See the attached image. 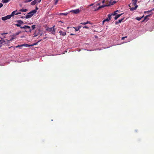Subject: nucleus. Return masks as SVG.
Listing matches in <instances>:
<instances>
[{
    "instance_id": "7",
    "label": "nucleus",
    "mask_w": 154,
    "mask_h": 154,
    "mask_svg": "<svg viewBox=\"0 0 154 154\" xmlns=\"http://www.w3.org/2000/svg\"><path fill=\"white\" fill-rule=\"evenodd\" d=\"M111 15L110 14H109L108 15V18L104 20L103 21V24L104 22L106 21H108L111 19Z\"/></svg>"
},
{
    "instance_id": "27",
    "label": "nucleus",
    "mask_w": 154,
    "mask_h": 154,
    "mask_svg": "<svg viewBox=\"0 0 154 154\" xmlns=\"http://www.w3.org/2000/svg\"><path fill=\"white\" fill-rule=\"evenodd\" d=\"M154 10V8H153V9H152V10H150V11H147L146 12H145V13H146V12H151V11H153Z\"/></svg>"
},
{
    "instance_id": "8",
    "label": "nucleus",
    "mask_w": 154,
    "mask_h": 154,
    "mask_svg": "<svg viewBox=\"0 0 154 154\" xmlns=\"http://www.w3.org/2000/svg\"><path fill=\"white\" fill-rule=\"evenodd\" d=\"M80 11L79 9H76L73 10H72L70 11V12H73L75 14H77L79 13Z\"/></svg>"
},
{
    "instance_id": "30",
    "label": "nucleus",
    "mask_w": 154,
    "mask_h": 154,
    "mask_svg": "<svg viewBox=\"0 0 154 154\" xmlns=\"http://www.w3.org/2000/svg\"><path fill=\"white\" fill-rule=\"evenodd\" d=\"M15 25L18 27H21V26H20L21 25H20L19 23L16 24Z\"/></svg>"
},
{
    "instance_id": "46",
    "label": "nucleus",
    "mask_w": 154,
    "mask_h": 154,
    "mask_svg": "<svg viewBox=\"0 0 154 154\" xmlns=\"http://www.w3.org/2000/svg\"><path fill=\"white\" fill-rule=\"evenodd\" d=\"M21 17L22 18H25L24 17Z\"/></svg>"
},
{
    "instance_id": "4",
    "label": "nucleus",
    "mask_w": 154,
    "mask_h": 154,
    "mask_svg": "<svg viewBox=\"0 0 154 154\" xmlns=\"http://www.w3.org/2000/svg\"><path fill=\"white\" fill-rule=\"evenodd\" d=\"M20 28L21 29H29V32H30L32 31V29H30V27L28 26L25 25L23 26H21Z\"/></svg>"
},
{
    "instance_id": "31",
    "label": "nucleus",
    "mask_w": 154,
    "mask_h": 154,
    "mask_svg": "<svg viewBox=\"0 0 154 154\" xmlns=\"http://www.w3.org/2000/svg\"><path fill=\"white\" fill-rule=\"evenodd\" d=\"M21 32H16V33H15V35H18V34H19Z\"/></svg>"
},
{
    "instance_id": "24",
    "label": "nucleus",
    "mask_w": 154,
    "mask_h": 154,
    "mask_svg": "<svg viewBox=\"0 0 154 154\" xmlns=\"http://www.w3.org/2000/svg\"><path fill=\"white\" fill-rule=\"evenodd\" d=\"M123 19H124V18H122L120 20H118V21L117 22L118 23H121Z\"/></svg>"
},
{
    "instance_id": "1",
    "label": "nucleus",
    "mask_w": 154,
    "mask_h": 154,
    "mask_svg": "<svg viewBox=\"0 0 154 154\" xmlns=\"http://www.w3.org/2000/svg\"><path fill=\"white\" fill-rule=\"evenodd\" d=\"M100 4V3H98L97 4L95 5H94V10L95 11L101 8H104V7L107 6L109 5H102L101 6H99Z\"/></svg>"
},
{
    "instance_id": "51",
    "label": "nucleus",
    "mask_w": 154,
    "mask_h": 154,
    "mask_svg": "<svg viewBox=\"0 0 154 154\" xmlns=\"http://www.w3.org/2000/svg\"><path fill=\"white\" fill-rule=\"evenodd\" d=\"M136 1H137V0H136Z\"/></svg>"
},
{
    "instance_id": "39",
    "label": "nucleus",
    "mask_w": 154,
    "mask_h": 154,
    "mask_svg": "<svg viewBox=\"0 0 154 154\" xmlns=\"http://www.w3.org/2000/svg\"><path fill=\"white\" fill-rule=\"evenodd\" d=\"M38 9V8L37 7H36V8H35V10L36 11V12H37V10Z\"/></svg>"
},
{
    "instance_id": "3",
    "label": "nucleus",
    "mask_w": 154,
    "mask_h": 154,
    "mask_svg": "<svg viewBox=\"0 0 154 154\" xmlns=\"http://www.w3.org/2000/svg\"><path fill=\"white\" fill-rule=\"evenodd\" d=\"M55 26H54L53 27L50 28L48 29V31L53 34H55V29H54Z\"/></svg>"
},
{
    "instance_id": "34",
    "label": "nucleus",
    "mask_w": 154,
    "mask_h": 154,
    "mask_svg": "<svg viewBox=\"0 0 154 154\" xmlns=\"http://www.w3.org/2000/svg\"><path fill=\"white\" fill-rule=\"evenodd\" d=\"M21 45H18L17 46H16V48H18L19 47H22V46Z\"/></svg>"
},
{
    "instance_id": "2",
    "label": "nucleus",
    "mask_w": 154,
    "mask_h": 154,
    "mask_svg": "<svg viewBox=\"0 0 154 154\" xmlns=\"http://www.w3.org/2000/svg\"><path fill=\"white\" fill-rule=\"evenodd\" d=\"M36 13L35 10H33L29 13H28L26 16L25 18L28 19L31 18L33 15V14Z\"/></svg>"
},
{
    "instance_id": "45",
    "label": "nucleus",
    "mask_w": 154,
    "mask_h": 154,
    "mask_svg": "<svg viewBox=\"0 0 154 154\" xmlns=\"http://www.w3.org/2000/svg\"><path fill=\"white\" fill-rule=\"evenodd\" d=\"M74 35V34H72V33H71L70 35Z\"/></svg>"
},
{
    "instance_id": "36",
    "label": "nucleus",
    "mask_w": 154,
    "mask_h": 154,
    "mask_svg": "<svg viewBox=\"0 0 154 154\" xmlns=\"http://www.w3.org/2000/svg\"><path fill=\"white\" fill-rule=\"evenodd\" d=\"M83 28H86L87 29H88V27L86 26H85L83 27Z\"/></svg>"
},
{
    "instance_id": "15",
    "label": "nucleus",
    "mask_w": 154,
    "mask_h": 154,
    "mask_svg": "<svg viewBox=\"0 0 154 154\" xmlns=\"http://www.w3.org/2000/svg\"><path fill=\"white\" fill-rule=\"evenodd\" d=\"M27 11V9H20L19 10L20 11H21V12H26Z\"/></svg>"
},
{
    "instance_id": "10",
    "label": "nucleus",
    "mask_w": 154,
    "mask_h": 154,
    "mask_svg": "<svg viewBox=\"0 0 154 154\" xmlns=\"http://www.w3.org/2000/svg\"><path fill=\"white\" fill-rule=\"evenodd\" d=\"M17 10L13 11L11 14V16H13L14 15H18V13Z\"/></svg>"
},
{
    "instance_id": "49",
    "label": "nucleus",
    "mask_w": 154,
    "mask_h": 154,
    "mask_svg": "<svg viewBox=\"0 0 154 154\" xmlns=\"http://www.w3.org/2000/svg\"><path fill=\"white\" fill-rule=\"evenodd\" d=\"M69 27H67V29H69Z\"/></svg>"
},
{
    "instance_id": "37",
    "label": "nucleus",
    "mask_w": 154,
    "mask_h": 154,
    "mask_svg": "<svg viewBox=\"0 0 154 154\" xmlns=\"http://www.w3.org/2000/svg\"><path fill=\"white\" fill-rule=\"evenodd\" d=\"M3 6L2 3H0V8L2 7Z\"/></svg>"
},
{
    "instance_id": "42",
    "label": "nucleus",
    "mask_w": 154,
    "mask_h": 154,
    "mask_svg": "<svg viewBox=\"0 0 154 154\" xmlns=\"http://www.w3.org/2000/svg\"><path fill=\"white\" fill-rule=\"evenodd\" d=\"M116 3V2L115 1H113V4H112V5H113L115 3Z\"/></svg>"
},
{
    "instance_id": "32",
    "label": "nucleus",
    "mask_w": 154,
    "mask_h": 154,
    "mask_svg": "<svg viewBox=\"0 0 154 154\" xmlns=\"http://www.w3.org/2000/svg\"><path fill=\"white\" fill-rule=\"evenodd\" d=\"M149 15H147L145 17H144V20H146L147 18L149 17Z\"/></svg>"
},
{
    "instance_id": "47",
    "label": "nucleus",
    "mask_w": 154,
    "mask_h": 154,
    "mask_svg": "<svg viewBox=\"0 0 154 154\" xmlns=\"http://www.w3.org/2000/svg\"><path fill=\"white\" fill-rule=\"evenodd\" d=\"M92 5H93V4H91V5H90V6H92Z\"/></svg>"
},
{
    "instance_id": "19",
    "label": "nucleus",
    "mask_w": 154,
    "mask_h": 154,
    "mask_svg": "<svg viewBox=\"0 0 154 154\" xmlns=\"http://www.w3.org/2000/svg\"><path fill=\"white\" fill-rule=\"evenodd\" d=\"M118 11V10L116 11H115L113 13H112V14H110L111 15V16H112V15H113V16H114V15H115L116 14H117V12Z\"/></svg>"
},
{
    "instance_id": "22",
    "label": "nucleus",
    "mask_w": 154,
    "mask_h": 154,
    "mask_svg": "<svg viewBox=\"0 0 154 154\" xmlns=\"http://www.w3.org/2000/svg\"><path fill=\"white\" fill-rule=\"evenodd\" d=\"M68 14L67 13H62L60 14V15H64L65 16H66Z\"/></svg>"
},
{
    "instance_id": "21",
    "label": "nucleus",
    "mask_w": 154,
    "mask_h": 154,
    "mask_svg": "<svg viewBox=\"0 0 154 154\" xmlns=\"http://www.w3.org/2000/svg\"><path fill=\"white\" fill-rule=\"evenodd\" d=\"M14 38L13 37H12L11 38L10 40H9L8 39H6L5 40L7 42H8V43L10 41H12L13 39H14Z\"/></svg>"
},
{
    "instance_id": "26",
    "label": "nucleus",
    "mask_w": 154,
    "mask_h": 154,
    "mask_svg": "<svg viewBox=\"0 0 154 154\" xmlns=\"http://www.w3.org/2000/svg\"><path fill=\"white\" fill-rule=\"evenodd\" d=\"M58 1L59 0H54V4L55 5H56L57 4Z\"/></svg>"
},
{
    "instance_id": "33",
    "label": "nucleus",
    "mask_w": 154,
    "mask_h": 154,
    "mask_svg": "<svg viewBox=\"0 0 154 154\" xmlns=\"http://www.w3.org/2000/svg\"><path fill=\"white\" fill-rule=\"evenodd\" d=\"M37 43H34L32 45H31V46H33L35 45H37Z\"/></svg>"
},
{
    "instance_id": "25",
    "label": "nucleus",
    "mask_w": 154,
    "mask_h": 154,
    "mask_svg": "<svg viewBox=\"0 0 154 154\" xmlns=\"http://www.w3.org/2000/svg\"><path fill=\"white\" fill-rule=\"evenodd\" d=\"M36 3H40L42 0H35Z\"/></svg>"
},
{
    "instance_id": "40",
    "label": "nucleus",
    "mask_w": 154,
    "mask_h": 154,
    "mask_svg": "<svg viewBox=\"0 0 154 154\" xmlns=\"http://www.w3.org/2000/svg\"><path fill=\"white\" fill-rule=\"evenodd\" d=\"M78 28L79 29H80L81 28V26H78Z\"/></svg>"
},
{
    "instance_id": "11",
    "label": "nucleus",
    "mask_w": 154,
    "mask_h": 154,
    "mask_svg": "<svg viewBox=\"0 0 154 154\" xmlns=\"http://www.w3.org/2000/svg\"><path fill=\"white\" fill-rule=\"evenodd\" d=\"M80 24H82V25H86L87 24H92L89 21H87L86 22L81 23Z\"/></svg>"
},
{
    "instance_id": "13",
    "label": "nucleus",
    "mask_w": 154,
    "mask_h": 154,
    "mask_svg": "<svg viewBox=\"0 0 154 154\" xmlns=\"http://www.w3.org/2000/svg\"><path fill=\"white\" fill-rule=\"evenodd\" d=\"M137 5H136L134 7H132L130 8V10L132 11L135 10L137 8Z\"/></svg>"
},
{
    "instance_id": "48",
    "label": "nucleus",
    "mask_w": 154,
    "mask_h": 154,
    "mask_svg": "<svg viewBox=\"0 0 154 154\" xmlns=\"http://www.w3.org/2000/svg\"><path fill=\"white\" fill-rule=\"evenodd\" d=\"M11 47H12V46H11V47H9V48H11Z\"/></svg>"
},
{
    "instance_id": "41",
    "label": "nucleus",
    "mask_w": 154,
    "mask_h": 154,
    "mask_svg": "<svg viewBox=\"0 0 154 154\" xmlns=\"http://www.w3.org/2000/svg\"><path fill=\"white\" fill-rule=\"evenodd\" d=\"M18 14H21V12L19 11V12H17Z\"/></svg>"
},
{
    "instance_id": "14",
    "label": "nucleus",
    "mask_w": 154,
    "mask_h": 154,
    "mask_svg": "<svg viewBox=\"0 0 154 154\" xmlns=\"http://www.w3.org/2000/svg\"><path fill=\"white\" fill-rule=\"evenodd\" d=\"M122 14H118V15H116L115 17L114 18V19L115 20H117L119 17L121 15H122Z\"/></svg>"
},
{
    "instance_id": "20",
    "label": "nucleus",
    "mask_w": 154,
    "mask_h": 154,
    "mask_svg": "<svg viewBox=\"0 0 154 154\" xmlns=\"http://www.w3.org/2000/svg\"><path fill=\"white\" fill-rule=\"evenodd\" d=\"M5 42V40H4L2 38V40H0V43L2 44Z\"/></svg>"
},
{
    "instance_id": "28",
    "label": "nucleus",
    "mask_w": 154,
    "mask_h": 154,
    "mask_svg": "<svg viewBox=\"0 0 154 154\" xmlns=\"http://www.w3.org/2000/svg\"><path fill=\"white\" fill-rule=\"evenodd\" d=\"M74 28L75 29V30L76 31H78L79 30V29L78 28V27L75 28Z\"/></svg>"
},
{
    "instance_id": "35",
    "label": "nucleus",
    "mask_w": 154,
    "mask_h": 154,
    "mask_svg": "<svg viewBox=\"0 0 154 154\" xmlns=\"http://www.w3.org/2000/svg\"><path fill=\"white\" fill-rule=\"evenodd\" d=\"M7 34H8V33H1V35H2V36H3L4 35Z\"/></svg>"
},
{
    "instance_id": "5",
    "label": "nucleus",
    "mask_w": 154,
    "mask_h": 154,
    "mask_svg": "<svg viewBox=\"0 0 154 154\" xmlns=\"http://www.w3.org/2000/svg\"><path fill=\"white\" fill-rule=\"evenodd\" d=\"M11 17V15H8L5 17H2V19L3 20H6L7 19H10Z\"/></svg>"
},
{
    "instance_id": "17",
    "label": "nucleus",
    "mask_w": 154,
    "mask_h": 154,
    "mask_svg": "<svg viewBox=\"0 0 154 154\" xmlns=\"http://www.w3.org/2000/svg\"><path fill=\"white\" fill-rule=\"evenodd\" d=\"M10 0H2V2L3 3H5L8 2Z\"/></svg>"
},
{
    "instance_id": "6",
    "label": "nucleus",
    "mask_w": 154,
    "mask_h": 154,
    "mask_svg": "<svg viewBox=\"0 0 154 154\" xmlns=\"http://www.w3.org/2000/svg\"><path fill=\"white\" fill-rule=\"evenodd\" d=\"M132 2H132V4H131L129 5V6L130 7H131V5L132 6H135L136 5H137V1H136V0H132Z\"/></svg>"
},
{
    "instance_id": "9",
    "label": "nucleus",
    "mask_w": 154,
    "mask_h": 154,
    "mask_svg": "<svg viewBox=\"0 0 154 154\" xmlns=\"http://www.w3.org/2000/svg\"><path fill=\"white\" fill-rule=\"evenodd\" d=\"M59 33L60 34V35L64 36L66 35V32H63L61 30L59 31Z\"/></svg>"
},
{
    "instance_id": "50",
    "label": "nucleus",
    "mask_w": 154,
    "mask_h": 154,
    "mask_svg": "<svg viewBox=\"0 0 154 154\" xmlns=\"http://www.w3.org/2000/svg\"><path fill=\"white\" fill-rule=\"evenodd\" d=\"M3 37H4V38H5V36H4Z\"/></svg>"
},
{
    "instance_id": "23",
    "label": "nucleus",
    "mask_w": 154,
    "mask_h": 154,
    "mask_svg": "<svg viewBox=\"0 0 154 154\" xmlns=\"http://www.w3.org/2000/svg\"><path fill=\"white\" fill-rule=\"evenodd\" d=\"M142 17H137L136 18V19L138 20H141V19L142 18Z\"/></svg>"
},
{
    "instance_id": "38",
    "label": "nucleus",
    "mask_w": 154,
    "mask_h": 154,
    "mask_svg": "<svg viewBox=\"0 0 154 154\" xmlns=\"http://www.w3.org/2000/svg\"><path fill=\"white\" fill-rule=\"evenodd\" d=\"M126 37H126H126H122V40H123V39H124L125 38H126Z\"/></svg>"
},
{
    "instance_id": "43",
    "label": "nucleus",
    "mask_w": 154,
    "mask_h": 154,
    "mask_svg": "<svg viewBox=\"0 0 154 154\" xmlns=\"http://www.w3.org/2000/svg\"><path fill=\"white\" fill-rule=\"evenodd\" d=\"M105 2V1L104 0H103L102 1V2L103 3H104Z\"/></svg>"
},
{
    "instance_id": "44",
    "label": "nucleus",
    "mask_w": 154,
    "mask_h": 154,
    "mask_svg": "<svg viewBox=\"0 0 154 154\" xmlns=\"http://www.w3.org/2000/svg\"><path fill=\"white\" fill-rule=\"evenodd\" d=\"M37 35H34L33 36V37H36Z\"/></svg>"
},
{
    "instance_id": "16",
    "label": "nucleus",
    "mask_w": 154,
    "mask_h": 154,
    "mask_svg": "<svg viewBox=\"0 0 154 154\" xmlns=\"http://www.w3.org/2000/svg\"><path fill=\"white\" fill-rule=\"evenodd\" d=\"M36 2L35 0H34L31 3V5H34L36 4Z\"/></svg>"
},
{
    "instance_id": "12",
    "label": "nucleus",
    "mask_w": 154,
    "mask_h": 154,
    "mask_svg": "<svg viewBox=\"0 0 154 154\" xmlns=\"http://www.w3.org/2000/svg\"><path fill=\"white\" fill-rule=\"evenodd\" d=\"M21 46H22V47L25 46L26 47H29L31 46V45H28L26 44H22L21 45Z\"/></svg>"
},
{
    "instance_id": "18",
    "label": "nucleus",
    "mask_w": 154,
    "mask_h": 154,
    "mask_svg": "<svg viewBox=\"0 0 154 154\" xmlns=\"http://www.w3.org/2000/svg\"><path fill=\"white\" fill-rule=\"evenodd\" d=\"M17 22L18 23H19L20 25L22 24L23 23V21L21 20H18Z\"/></svg>"
},
{
    "instance_id": "29",
    "label": "nucleus",
    "mask_w": 154,
    "mask_h": 154,
    "mask_svg": "<svg viewBox=\"0 0 154 154\" xmlns=\"http://www.w3.org/2000/svg\"><path fill=\"white\" fill-rule=\"evenodd\" d=\"M32 29H34L35 28V25H33L32 26Z\"/></svg>"
}]
</instances>
